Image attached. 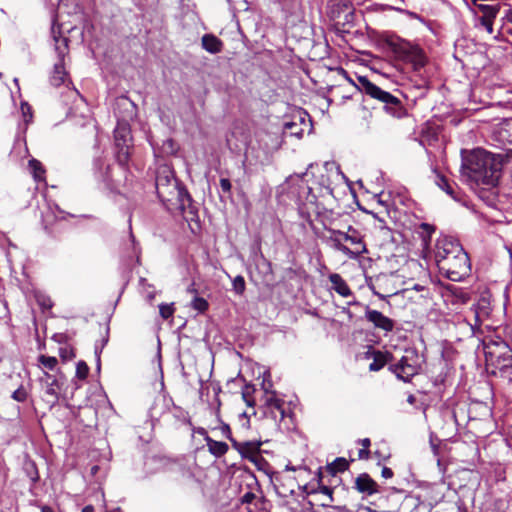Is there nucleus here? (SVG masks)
<instances>
[{
    "label": "nucleus",
    "mask_w": 512,
    "mask_h": 512,
    "mask_svg": "<svg viewBox=\"0 0 512 512\" xmlns=\"http://www.w3.org/2000/svg\"><path fill=\"white\" fill-rule=\"evenodd\" d=\"M89 373V367L83 360L79 361L76 365V377L79 379H86Z\"/></svg>",
    "instance_id": "obj_43"
},
{
    "label": "nucleus",
    "mask_w": 512,
    "mask_h": 512,
    "mask_svg": "<svg viewBox=\"0 0 512 512\" xmlns=\"http://www.w3.org/2000/svg\"><path fill=\"white\" fill-rule=\"evenodd\" d=\"M139 284L146 295V298L149 302L155 298V290L152 285H150L145 278H140Z\"/></svg>",
    "instance_id": "obj_37"
},
{
    "label": "nucleus",
    "mask_w": 512,
    "mask_h": 512,
    "mask_svg": "<svg viewBox=\"0 0 512 512\" xmlns=\"http://www.w3.org/2000/svg\"><path fill=\"white\" fill-rule=\"evenodd\" d=\"M298 185H297V201L299 204H304L306 202L313 203L316 201V196L312 194V188L309 187L304 179L303 176L299 177L297 179Z\"/></svg>",
    "instance_id": "obj_19"
},
{
    "label": "nucleus",
    "mask_w": 512,
    "mask_h": 512,
    "mask_svg": "<svg viewBox=\"0 0 512 512\" xmlns=\"http://www.w3.org/2000/svg\"><path fill=\"white\" fill-rule=\"evenodd\" d=\"M53 380H58L55 376L47 373V372H44V375L43 377H41L40 381L41 383L45 386H47L49 384V382H52Z\"/></svg>",
    "instance_id": "obj_53"
},
{
    "label": "nucleus",
    "mask_w": 512,
    "mask_h": 512,
    "mask_svg": "<svg viewBox=\"0 0 512 512\" xmlns=\"http://www.w3.org/2000/svg\"><path fill=\"white\" fill-rule=\"evenodd\" d=\"M254 499L255 494L251 491H248L241 497V502L245 504H250Z\"/></svg>",
    "instance_id": "obj_55"
},
{
    "label": "nucleus",
    "mask_w": 512,
    "mask_h": 512,
    "mask_svg": "<svg viewBox=\"0 0 512 512\" xmlns=\"http://www.w3.org/2000/svg\"><path fill=\"white\" fill-rule=\"evenodd\" d=\"M341 311H342V313H344V314H346V315H347V317H348V319H349V320H353L354 315H353V313L351 312L350 307H348V306L346 305L345 307H342V310H341Z\"/></svg>",
    "instance_id": "obj_61"
},
{
    "label": "nucleus",
    "mask_w": 512,
    "mask_h": 512,
    "mask_svg": "<svg viewBox=\"0 0 512 512\" xmlns=\"http://www.w3.org/2000/svg\"><path fill=\"white\" fill-rule=\"evenodd\" d=\"M107 342H108V339L106 338L102 341L101 345H98V344L95 345V348H94L95 358L101 357L103 347L106 345Z\"/></svg>",
    "instance_id": "obj_56"
},
{
    "label": "nucleus",
    "mask_w": 512,
    "mask_h": 512,
    "mask_svg": "<svg viewBox=\"0 0 512 512\" xmlns=\"http://www.w3.org/2000/svg\"><path fill=\"white\" fill-rule=\"evenodd\" d=\"M58 389H59V381L58 380H53L52 382H49V384L47 386H45V388H44L45 395L47 397H49V399L47 401L49 403H51L52 406L55 405L59 400Z\"/></svg>",
    "instance_id": "obj_31"
},
{
    "label": "nucleus",
    "mask_w": 512,
    "mask_h": 512,
    "mask_svg": "<svg viewBox=\"0 0 512 512\" xmlns=\"http://www.w3.org/2000/svg\"><path fill=\"white\" fill-rule=\"evenodd\" d=\"M51 35L55 42V51L58 60L55 62L50 82L53 86L58 87L65 83L67 73L64 67V58L68 50V39L61 35L60 27L56 26V20H53L51 27Z\"/></svg>",
    "instance_id": "obj_6"
},
{
    "label": "nucleus",
    "mask_w": 512,
    "mask_h": 512,
    "mask_svg": "<svg viewBox=\"0 0 512 512\" xmlns=\"http://www.w3.org/2000/svg\"><path fill=\"white\" fill-rule=\"evenodd\" d=\"M255 392V386L252 384H246L242 390V397L248 398Z\"/></svg>",
    "instance_id": "obj_51"
},
{
    "label": "nucleus",
    "mask_w": 512,
    "mask_h": 512,
    "mask_svg": "<svg viewBox=\"0 0 512 512\" xmlns=\"http://www.w3.org/2000/svg\"><path fill=\"white\" fill-rule=\"evenodd\" d=\"M41 512H55V511L52 507L44 505L41 507Z\"/></svg>",
    "instance_id": "obj_64"
},
{
    "label": "nucleus",
    "mask_w": 512,
    "mask_h": 512,
    "mask_svg": "<svg viewBox=\"0 0 512 512\" xmlns=\"http://www.w3.org/2000/svg\"><path fill=\"white\" fill-rule=\"evenodd\" d=\"M174 310V303H162L159 305L160 316L165 320L169 319L173 315Z\"/></svg>",
    "instance_id": "obj_41"
},
{
    "label": "nucleus",
    "mask_w": 512,
    "mask_h": 512,
    "mask_svg": "<svg viewBox=\"0 0 512 512\" xmlns=\"http://www.w3.org/2000/svg\"><path fill=\"white\" fill-rule=\"evenodd\" d=\"M59 355L64 361L70 360L74 357L72 350H70L66 347L60 348Z\"/></svg>",
    "instance_id": "obj_49"
},
{
    "label": "nucleus",
    "mask_w": 512,
    "mask_h": 512,
    "mask_svg": "<svg viewBox=\"0 0 512 512\" xmlns=\"http://www.w3.org/2000/svg\"><path fill=\"white\" fill-rule=\"evenodd\" d=\"M329 236L326 238L327 244L336 251L346 255L350 259L359 258V252H353L352 249L342 243V231L336 229H329Z\"/></svg>",
    "instance_id": "obj_13"
},
{
    "label": "nucleus",
    "mask_w": 512,
    "mask_h": 512,
    "mask_svg": "<svg viewBox=\"0 0 512 512\" xmlns=\"http://www.w3.org/2000/svg\"><path fill=\"white\" fill-rule=\"evenodd\" d=\"M501 9L500 4H479L477 10L482 13L478 19L495 20Z\"/></svg>",
    "instance_id": "obj_28"
},
{
    "label": "nucleus",
    "mask_w": 512,
    "mask_h": 512,
    "mask_svg": "<svg viewBox=\"0 0 512 512\" xmlns=\"http://www.w3.org/2000/svg\"><path fill=\"white\" fill-rule=\"evenodd\" d=\"M262 442L260 441H245L238 442L233 440V448L241 455L243 459L249 460L256 453L260 452Z\"/></svg>",
    "instance_id": "obj_15"
},
{
    "label": "nucleus",
    "mask_w": 512,
    "mask_h": 512,
    "mask_svg": "<svg viewBox=\"0 0 512 512\" xmlns=\"http://www.w3.org/2000/svg\"><path fill=\"white\" fill-rule=\"evenodd\" d=\"M11 397L17 402H25L27 400L28 394L24 387L21 385L12 393Z\"/></svg>",
    "instance_id": "obj_44"
},
{
    "label": "nucleus",
    "mask_w": 512,
    "mask_h": 512,
    "mask_svg": "<svg viewBox=\"0 0 512 512\" xmlns=\"http://www.w3.org/2000/svg\"><path fill=\"white\" fill-rule=\"evenodd\" d=\"M359 443L363 446V448L368 449V447L371 445V441L369 438H363L359 440Z\"/></svg>",
    "instance_id": "obj_63"
},
{
    "label": "nucleus",
    "mask_w": 512,
    "mask_h": 512,
    "mask_svg": "<svg viewBox=\"0 0 512 512\" xmlns=\"http://www.w3.org/2000/svg\"><path fill=\"white\" fill-rule=\"evenodd\" d=\"M92 170L100 190L112 192L116 189L115 181L111 175V166L105 158L95 157Z\"/></svg>",
    "instance_id": "obj_9"
},
{
    "label": "nucleus",
    "mask_w": 512,
    "mask_h": 512,
    "mask_svg": "<svg viewBox=\"0 0 512 512\" xmlns=\"http://www.w3.org/2000/svg\"><path fill=\"white\" fill-rule=\"evenodd\" d=\"M434 172H435V183H436V185L440 189L445 191L447 195H449L450 197L455 199L456 195H455V190H454L453 185L449 182V180L444 175H442L441 173L437 172L436 170H434Z\"/></svg>",
    "instance_id": "obj_30"
},
{
    "label": "nucleus",
    "mask_w": 512,
    "mask_h": 512,
    "mask_svg": "<svg viewBox=\"0 0 512 512\" xmlns=\"http://www.w3.org/2000/svg\"><path fill=\"white\" fill-rule=\"evenodd\" d=\"M394 475L393 471L389 467H383L381 471V476L385 479H390Z\"/></svg>",
    "instance_id": "obj_57"
},
{
    "label": "nucleus",
    "mask_w": 512,
    "mask_h": 512,
    "mask_svg": "<svg viewBox=\"0 0 512 512\" xmlns=\"http://www.w3.org/2000/svg\"><path fill=\"white\" fill-rule=\"evenodd\" d=\"M285 133H289L291 136L300 138L303 135V129L299 127L296 122H286L284 124Z\"/></svg>",
    "instance_id": "obj_36"
},
{
    "label": "nucleus",
    "mask_w": 512,
    "mask_h": 512,
    "mask_svg": "<svg viewBox=\"0 0 512 512\" xmlns=\"http://www.w3.org/2000/svg\"><path fill=\"white\" fill-rule=\"evenodd\" d=\"M349 231V242L355 246V249L352 250L353 252H359V257L363 255L364 253H367L368 250L366 248V244L363 241V237L361 233L353 228L352 226L348 227Z\"/></svg>",
    "instance_id": "obj_22"
},
{
    "label": "nucleus",
    "mask_w": 512,
    "mask_h": 512,
    "mask_svg": "<svg viewBox=\"0 0 512 512\" xmlns=\"http://www.w3.org/2000/svg\"><path fill=\"white\" fill-rule=\"evenodd\" d=\"M364 358L373 360L369 365V370L374 372L381 370L387 363L386 354L371 346H369L368 350L364 353Z\"/></svg>",
    "instance_id": "obj_17"
},
{
    "label": "nucleus",
    "mask_w": 512,
    "mask_h": 512,
    "mask_svg": "<svg viewBox=\"0 0 512 512\" xmlns=\"http://www.w3.org/2000/svg\"><path fill=\"white\" fill-rule=\"evenodd\" d=\"M364 312L366 321L372 324L374 329L381 330L385 334L393 331L395 326L393 319L378 310L371 309L369 306L364 307Z\"/></svg>",
    "instance_id": "obj_11"
},
{
    "label": "nucleus",
    "mask_w": 512,
    "mask_h": 512,
    "mask_svg": "<svg viewBox=\"0 0 512 512\" xmlns=\"http://www.w3.org/2000/svg\"><path fill=\"white\" fill-rule=\"evenodd\" d=\"M206 445L208 447L209 452L217 458L225 455L229 449L227 443L222 441H216L211 437H207Z\"/></svg>",
    "instance_id": "obj_27"
},
{
    "label": "nucleus",
    "mask_w": 512,
    "mask_h": 512,
    "mask_svg": "<svg viewBox=\"0 0 512 512\" xmlns=\"http://www.w3.org/2000/svg\"><path fill=\"white\" fill-rule=\"evenodd\" d=\"M194 433H196V434H198V435L202 436V437L204 438V440H205V441H206L207 437H210V436L208 435L207 430H206L205 428H203V427H197V428H195V429H194Z\"/></svg>",
    "instance_id": "obj_59"
},
{
    "label": "nucleus",
    "mask_w": 512,
    "mask_h": 512,
    "mask_svg": "<svg viewBox=\"0 0 512 512\" xmlns=\"http://www.w3.org/2000/svg\"><path fill=\"white\" fill-rule=\"evenodd\" d=\"M35 299H36L37 304L43 310H49L53 307V302H52L51 298L43 292H36Z\"/></svg>",
    "instance_id": "obj_34"
},
{
    "label": "nucleus",
    "mask_w": 512,
    "mask_h": 512,
    "mask_svg": "<svg viewBox=\"0 0 512 512\" xmlns=\"http://www.w3.org/2000/svg\"><path fill=\"white\" fill-rule=\"evenodd\" d=\"M350 4L351 2L349 0H335L331 4L329 15L335 24L337 23V20L342 18L345 10L349 7Z\"/></svg>",
    "instance_id": "obj_24"
},
{
    "label": "nucleus",
    "mask_w": 512,
    "mask_h": 512,
    "mask_svg": "<svg viewBox=\"0 0 512 512\" xmlns=\"http://www.w3.org/2000/svg\"><path fill=\"white\" fill-rule=\"evenodd\" d=\"M461 172L476 184L495 187L502 176L503 168L510 162L508 152L492 153L483 148L462 151Z\"/></svg>",
    "instance_id": "obj_1"
},
{
    "label": "nucleus",
    "mask_w": 512,
    "mask_h": 512,
    "mask_svg": "<svg viewBox=\"0 0 512 512\" xmlns=\"http://www.w3.org/2000/svg\"><path fill=\"white\" fill-rule=\"evenodd\" d=\"M261 387L264 390L266 395L271 394L270 396H275V391L271 390L272 382L270 380V372L269 371H265L264 372V376H263V380H262V383H261Z\"/></svg>",
    "instance_id": "obj_42"
},
{
    "label": "nucleus",
    "mask_w": 512,
    "mask_h": 512,
    "mask_svg": "<svg viewBox=\"0 0 512 512\" xmlns=\"http://www.w3.org/2000/svg\"><path fill=\"white\" fill-rule=\"evenodd\" d=\"M283 405V400L275 396H267L264 405L261 407L263 417L272 420L279 427L287 415Z\"/></svg>",
    "instance_id": "obj_10"
},
{
    "label": "nucleus",
    "mask_w": 512,
    "mask_h": 512,
    "mask_svg": "<svg viewBox=\"0 0 512 512\" xmlns=\"http://www.w3.org/2000/svg\"><path fill=\"white\" fill-rule=\"evenodd\" d=\"M250 462H252L257 468H261V465L263 463H266L265 459L261 456L260 452L256 453L254 456H252L249 459Z\"/></svg>",
    "instance_id": "obj_48"
},
{
    "label": "nucleus",
    "mask_w": 512,
    "mask_h": 512,
    "mask_svg": "<svg viewBox=\"0 0 512 512\" xmlns=\"http://www.w3.org/2000/svg\"><path fill=\"white\" fill-rule=\"evenodd\" d=\"M330 283L332 284V289L341 295L342 297L352 296V291L348 286L347 282L342 278V276L338 273H331L328 276Z\"/></svg>",
    "instance_id": "obj_18"
},
{
    "label": "nucleus",
    "mask_w": 512,
    "mask_h": 512,
    "mask_svg": "<svg viewBox=\"0 0 512 512\" xmlns=\"http://www.w3.org/2000/svg\"><path fill=\"white\" fill-rule=\"evenodd\" d=\"M420 228L427 234V236L430 238L432 233L435 232V227L429 223H421Z\"/></svg>",
    "instance_id": "obj_52"
},
{
    "label": "nucleus",
    "mask_w": 512,
    "mask_h": 512,
    "mask_svg": "<svg viewBox=\"0 0 512 512\" xmlns=\"http://www.w3.org/2000/svg\"><path fill=\"white\" fill-rule=\"evenodd\" d=\"M137 106L129 98L122 96L116 100L115 114L117 116V126L114 129V141L131 142V130L128 120L136 116Z\"/></svg>",
    "instance_id": "obj_5"
},
{
    "label": "nucleus",
    "mask_w": 512,
    "mask_h": 512,
    "mask_svg": "<svg viewBox=\"0 0 512 512\" xmlns=\"http://www.w3.org/2000/svg\"><path fill=\"white\" fill-rule=\"evenodd\" d=\"M115 156L120 166H125L130 157V142L129 141H114Z\"/></svg>",
    "instance_id": "obj_20"
},
{
    "label": "nucleus",
    "mask_w": 512,
    "mask_h": 512,
    "mask_svg": "<svg viewBox=\"0 0 512 512\" xmlns=\"http://www.w3.org/2000/svg\"><path fill=\"white\" fill-rule=\"evenodd\" d=\"M355 21V10L352 4L345 10L344 15L341 19L337 20L335 24L336 29L339 32H349V29L354 26Z\"/></svg>",
    "instance_id": "obj_21"
},
{
    "label": "nucleus",
    "mask_w": 512,
    "mask_h": 512,
    "mask_svg": "<svg viewBox=\"0 0 512 512\" xmlns=\"http://www.w3.org/2000/svg\"><path fill=\"white\" fill-rule=\"evenodd\" d=\"M349 467L348 461L343 457L336 458L331 464L327 466V470L331 475H336L338 472H344Z\"/></svg>",
    "instance_id": "obj_32"
},
{
    "label": "nucleus",
    "mask_w": 512,
    "mask_h": 512,
    "mask_svg": "<svg viewBox=\"0 0 512 512\" xmlns=\"http://www.w3.org/2000/svg\"><path fill=\"white\" fill-rule=\"evenodd\" d=\"M39 362L48 370H54L58 360L53 356L40 355L38 358Z\"/></svg>",
    "instance_id": "obj_40"
},
{
    "label": "nucleus",
    "mask_w": 512,
    "mask_h": 512,
    "mask_svg": "<svg viewBox=\"0 0 512 512\" xmlns=\"http://www.w3.org/2000/svg\"><path fill=\"white\" fill-rule=\"evenodd\" d=\"M20 109H21L24 125L26 127L30 122H32V119H33L32 108L27 102L23 101V102H21Z\"/></svg>",
    "instance_id": "obj_38"
},
{
    "label": "nucleus",
    "mask_w": 512,
    "mask_h": 512,
    "mask_svg": "<svg viewBox=\"0 0 512 512\" xmlns=\"http://www.w3.org/2000/svg\"><path fill=\"white\" fill-rule=\"evenodd\" d=\"M220 430H221V433L222 435L227 438L231 444L233 445V440H235L232 436V433H231V429H230V426L226 423H222L221 427H220Z\"/></svg>",
    "instance_id": "obj_45"
},
{
    "label": "nucleus",
    "mask_w": 512,
    "mask_h": 512,
    "mask_svg": "<svg viewBox=\"0 0 512 512\" xmlns=\"http://www.w3.org/2000/svg\"><path fill=\"white\" fill-rule=\"evenodd\" d=\"M487 371L512 384V349L505 341H492L485 345Z\"/></svg>",
    "instance_id": "obj_2"
},
{
    "label": "nucleus",
    "mask_w": 512,
    "mask_h": 512,
    "mask_svg": "<svg viewBox=\"0 0 512 512\" xmlns=\"http://www.w3.org/2000/svg\"><path fill=\"white\" fill-rule=\"evenodd\" d=\"M160 404V401H154L153 405L149 409V416L152 420H158L161 415V412H157V407Z\"/></svg>",
    "instance_id": "obj_47"
},
{
    "label": "nucleus",
    "mask_w": 512,
    "mask_h": 512,
    "mask_svg": "<svg viewBox=\"0 0 512 512\" xmlns=\"http://www.w3.org/2000/svg\"><path fill=\"white\" fill-rule=\"evenodd\" d=\"M371 452L368 449L362 448L358 451L359 459L367 460L370 458Z\"/></svg>",
    "instance_id": "obj_58"
},
{
    "label": "nucleus",
    "mask_w": 512,
    "mask_h": 512,
    "mask_svg": "<svg viewBox=\"0 0 512 512\" xmlns=\"http://www.w3.org/2000/svg\"><path fill=\"white\" fill-rule=\"evenodd\" d=\"M220 187L224 193H230L232 188L230 180L228 178H221Z\"/></svg>",
    "instance_id": "obj_50"
},
{
    "label": "nucleus",
    "mask_w": 512,
    "mask_h": 512,
    "mask_svg": "<svg viewBox=\"0 0 512 512\" xmlns=\"http://www.w3.org/2000/svg\"><path fill=\"white\" fill-rule=\"evenodd\" d=\"M55 209L56 212L51 210L50 212L43 215L42 223L46 231L49 230V226L52 224V220L50 219L51 216H53L54 220L65 218V212L63 210H61L57 205H55Z\"/></svg>",
    "instance_id": "obj_33"
},
{
    "label": "nucleus",
    "mask_w": 512,
    "mask_h": 512,
    "mask_svg": "<svg viewBox=\"0 0 512 512\" xmlns=\"http://www.w3.org/2000/svg\"><path fill=\"white\" fill-rule=\"evenodd\" d=\"M493 140L501 145H512V118H506L495 125Z\"/></svg>",
    "instance_id": "obj_12"
},
{
    "label": "nucleus",
    "mask_w": 512,
    "mask_h": 512,
    "mask_svg": "<svg viewBox=\"0 0 512 512\" xmlns=\"http://www.w3.org/2000/svg\"><path fill=\"white\" fill-rule=\"evenodd\" d=\"M174 199L178 202L179 207L182 210L189 208L192 204V197L182 183H180L177 187V192L174 195Z\"/></svg>",
    "instance_id": "obj_26"
},
{
    "label": "nucleus",
    "mask_w": 512,
    "mask_h": 512,
    "mask_svg": "<svg viewBox=\"0 0 512 512\" xmlns=\"http://www.w3.org/2000/svg\"><path fill=\"white\" fill-rule=\"evenodd\" d=\"M232 287L233 291L236 294L242 295L246 288L244 277L241 275H237L232 281Z\"/></svg>",
    "instance_id": "obj_39"
},
{
    "label": "nucleus",
    "mask_w": 512,
    "mask_h": 512,
    "mask_svg": "<svg viewBox=\"0 0 512 512\" xmlns=\"http://www.w3.org/2000/svg\"><path fill=\"white\" fill-rule=\"evenodd\" d=\"M354 488L363 496H371L379 492V485L368 473H361L357 476Z\"/></svg>",
    "instance_id": "obj_14"
},
{
    "label": "nucleus",
    "mask_w": 512,
    "mask_h": 512,
    "mask_svg": "<svg viewBox=\"0 0 512 512\" xmlns=\"http://www.w3.org/2000/svg\"><path fill=\"white\" fill-rule=\"evenodd\" d=\"M421 362L416 351H406L399 361L389 366V370L403 382H410L419 373Z\"/></svg>",
    "instance_id": "obj_8"
},
{
    "label": "nucleus",
    "mask_w": 512,
    "mask_h": 512,
    "mask_svg": "<svg viewBox=\"0 0 512 512\" xmlns=\"http://www.w3.org/2000/svg\"><path fill=\"white\" fill-rule=\"evenodd\" d=\"M357 88L366 96L381 102L383 104L384 111L388 115L396 119H402L408 115L406 107L399 98L392 95L390 92L383 90L371 82L366 76L358 77Z\"/></svg>",
    "instance_id": "obj_3"
},
{
    "label": "nucleus",
    "mask_w": 512,
    "mask_h": 512,
    "mask_svg": "<svg viewBox=\"0 0 512 512\" xmlns=\"http://www.w3.org/2000/svg\"><path fill=\"white\" fill-rule=\"evenodd\" d=\"M181 182L175 177L173 170L169 167H160L156 172V192L162 202H171Z\"/></svg>",
    "instance_id": "obj_7"
},
{
    "label": "nucleus",
    "mask_w": 512,
    "mask_h": 512,
    "mask_svg": "<svg viewBox=\"0 0 512 512\" xmlns=\"http://www.w3.org/2000/svg\"><path fill=\"white\" fill-rule=\"evenodd\" d=\"M320 491L321 493L325 494V495H328L330 497V499H332L331 495H332V489L328 486H321L320 487Z\"/></svg>",
    "instance_id": "obj_62"
},
{
    "label": "nucleus",
    "mask_w": 512,
    "mask_h": 512,
    "mask_svg": "<svg viewBox=\"0 0 512 512\" xmlns=\"http://www.w3.org/2000/svg\"><path fill=\"white\" fill-rule=\"evenodd\" d=\"M346 304L348 307L356 306V307H361L363 309L366 306L363 303H361L360 301L356 300L355 298L353 300L348 301Z\"/></svg>",
    "instance_id": "obj_60"
},
{
    "label": "nucleus",
    "mask_w": 512,
    "mask_h": 512,
    "mask_svg": "<svg viewBox=\"0 0 512 512\" xmlns=\"http://www.w3.org/2000/svg\"><path fill=\"white\" fill-rule=\"evenodd\" d=\"M128 223H129V239H128V242L125 244V251H126L128 257L135 256L137 262H139L140 247H139L138 243L136 242L135 237L132 233L131 215L129 216Z\"/></svg>",
    "instance_id": "obj_25"
},
{
    "label": "nucleus",
    "mask_w": 512,
    "mask_h": 512,
    "mask_svg": "<svg viewBox=\"0 0 512 512\" xmlns=\"http://www.w3.org/2000/svg\"><path fill=\"white\" fill-rule=\"evenodd\" d=\"M479 25L483 27L489 34L493 33L494 20L478 19Z\"/></svg>",
    "instance_id": "obj_46"
},
{
    "label": "nucleus",
    "mask_w": 512,
    "mask_h": 512,
    "mask_svg": "<svg viewBox=\"0 0 512 512\" xmlns=\"http://www.w3.org/2000/svg\"><path fill=\"white\" fill-rule=\"evenodd\" d=\"M53 380H58L55 376L47 373V372H44V375L43 377H41L40 381L41 383L45 386H47L49 384V382H52Z\"/></svg>",
    "instance_id": "obj_54"
},
{
    "label": "nucleus",
    "mask_w": 512,
    "mask_h": 512,
    "mask_svg": "<svg viewBox=\"0 0 512 512\" xmlns=\"http://www.w3.org/2000/svg\"><path fill=\"white\" fill-rule=\"evenodd\" d=\"M191 307L199 313H204L208 309L209 303L203 297L195 296L191 302Z\"/></svg>",
    "instance_id": "obj_35"
},
{
    "label": "nucleus",
    "mask_w": 512,
    "mask_h": 512,
    "mask_svg": "<svg viewBox=\"0 0 512 512\" xmlns=\"http://www.w3.org/2000/svg\"><path fill=\"white\" fill-rule=\"evenodd\" d=\"M28 168L35 181H45L46 171L40 161L35 158L30 159L28 162Z\"/></svg>",
    "instance_id": "obj_29"
},
{
    "label": "nucleus",
    "mask_w": 512,
    "mask_h": 512,
    "mask_svg": "<svg viewBox=\"0 0 512 512\" xmlns=\"http://www.w3.org/2000/svg\"><path fill=\"white\" fill-rule=\"evenodd\" d=\"M202 47L207 52L216 54L222 49V41L213 34H205L202 37Z\"/></svg>",
    "instance_id": "obj_23"
},
{
    "label": "nucleus",
    "mask_w": 512,
    "mask_h": 512,
    "mask_svg": "<svg viewBox=\"0 0 512 512\" xmlns=\"http://www.w3.org/2000/svg\"><path fill=\"white\" fill-rule=\"evenodd\" d=\"M454 246L460 245L448 239H443L437 243L435 259L438 267L439 264H442L441 260H446L451 256H455L456 252H454Z\"/></svg>",
    "instance_id": "obj_16"
},
{
    "label": "nucleus",
    "mask_w": 512,
    "mask_h": 512,
    "mask_svg": "<svg viewBox=\"0 0 512 512\" xmlns=\"http://www.w3.org/2000/svg\"><path fill=\"white\" fill-rule=\"evenodd\" d=\"M454 252H456L455 256L441 260L442 264H439V271L447 279L460 282L463 281L471 271L470 259L461 246H454Z\"/></svg>",
    "instance_id": "obj_4"
}]
</instances>
